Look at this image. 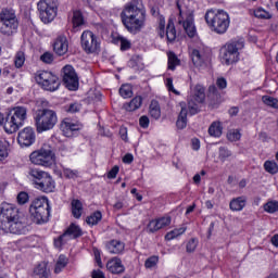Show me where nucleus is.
<instances>
[{"label":"nucleus","instance_id":"6e6552de","mask_svg":"<svg viewBox=\"0 0 278 278\" xmlns=\"http://www.w3.org/2000/svg\"><path fill=\"white\" fill-rule=\"evenodd\" d=\"M59 5L58 0H40L37 3L40 21L45 24L52 23L58 16Z\"/></svg>","mask_w":278,"mask_h":278},{"label":"nucleus","instance_id":"bf43d9fd","mask_svg":"<svg viewBox=\"0 0 278 278\" xmlns=\"http://www.w3.org/2000/svg\"><path fill=\"white\" fill-rule=\"evenodd\" d=\"M166 88L169 92H174V94H180L179 91H177L176 88L173 86V78L166 79Z\"/></svg>","mask_w":278,"mask_h":278},{"label":"nucleus","instance_id":"473e14b6","mask_svg":"<svg viewBox=\"0 0 278 278\" xmlns=\"http://www.w3.org/2000/svg\"><path fill=\"white\" fill-rule=\"evenodd\" d=\"M150 116L152 118H154L155 121H157V118H160V116H162V111L160 109V102H157L156 100H152L150 103Z\"/></svg>","mask_w":278,"mask_h":278},{"label":"nucleus","instance_id":"7ed1b4c3","mask_svg":"<svg viewBox=\"0 0 278 278\" xmlns=\"http://www.w3.org/2000/svg\"><path fill=\"white\" fill-rule=\"evenodd\" d=\"M205 22L215 34H226L227 29H229V14L224 10H218L217 12L208 10L205 13Z\"/></svg>","mask_w":278,"mask_h":278},{"label":"nucleus","instance_id":"49530a36","mask_svg":"<svg viewBox=\"0 0 278 278\" xmlns=\"http://www.w3.org/2000/svg\"><path fill=\"white\" fill-rule=\"evenodd\" d=\"M14 64L16 68H22L23 64H25V52L18 51L15 54Z\"/></svg>","mask_w":278,"mask_h":278},{"label":"nucleus","instance_id":"58836bf2","mask_svg":"<svg viewBox=\"0 0 278 278\" xmlns=\"http://www.w3.org/2000/svg\"><path fill=\"white\" fill-rule=\"evenodd\" d=\"M186 233V227L176 228L165 235V240H175V238H179V236H184Z\"/></svg>","mask_w":278,"mask_h":278},{"label":"nucleus","instance_id":"2eb2a0df","mask_svg":"<svg viewBox=\"0 0 278 278\" xmlns=\"http://www.w3.org/2000/svg\"><path fill=\"white\" fill-rule=\"evenodd\" d=\"M20 147H31L36 142V131L31 127H25L17 135Z\"/></svg>","mask_w":278,"mask_h":278},{"label":"nucleus","instance_id":"4d7b16f0","mask_svg":"<svg viewBox=\"0 0 278 278\" xmlns=\"http://www.w3.org/2000/svg\"><path fill=\"white\" fill-rule=\"evenodd\" d=\"M5 157H8V146L3 141H0V162L1 160H5Z\"/></svg>","mask_w":278,"mask_h":278},{"label":"nucleus","instance_id":"4468645a","mask_svg":"<svg viewBox=\"0 0 278 278\" xmlns=\"http://www.w3.org/2000/svg\"><path fill=\"white\" fill-rule=\"evenodd\" d=\"M63 81L70 90H77L79 88V77H77V73H75L73 66L65 65L63 67Z\"/></svg>","mask_w":278,"mask_h":278},{"label":"nucleus","instance_id":"7c9ffc66","mask_svg":"<svg viewBox=\"0 0 278 278\" xmlns=\"http://www.w3.org/2000/svg\"><path fill=\"white\" fill-rule=\"evenodd\" d=\"M191 60H192V63L194 64V66L199 67V66H203V64L205 62V56H203L201 51L193 49L191 51Z\"/></svg>","mask_w":278,"mask_h":278},{"label":"nucleus","instance_id":"393cba45","mask_svg":"<svg viewBox=\"0 0 278 278\" xmlns=\"http://www.w3.org/2000/svg\"><path fill=\"white\" fill-rule=\"evenodd\" d=\"M180 108L181 110L176 122V127L179 129H186L188 125V110L186 109V103L181 102Z\"/></svg>","mask_w":278,"mask_h":278},{"label":"nucleus","instance_id":"79ce46f5","mask_svg":"<svg viewBox=\"0 0 278 278\" xmlns=\"http://www.w3.org/2000/svg\"><path fill=\"white\" fill-rule=\"evenodd\" d=\"M81 202L79 200H74L72 202V214L74 218H81Z\"/></svg>","mask_w":278,"mask_h":278},{"label":"nucleus","instance_id":"ea45409f","mask_svg":"<svg viewBox=\"0 0 278 278\" xmlns=\"http://www.w3.org/2000/svg\"><path fill=\"white\" fill-rule=\"evenodd\" d=\"M74 29L81 27L84 25V15L80 11H74L73 18H72Z\"/></svg>","mask_w":278,"mask_h":278},{"label":"nucleus","instance_id":"2f4dec72","mask_svg":"<svg viewBox=\"0 0 278 278\" xmlns=\"http://www.w3.org/2000/svg\"><path fill=\"white\" fill-rule=\"evenodd\" d=\"M66 266H68V258L65 255H60L54 266L55 275H60Z\"/></svg>","mask_w":278,"mask_h":278},{"label":"nucleus","instance_id":"f257e3e1","mask_svg":"<svg viewBox=\"0 0 278 278\" xmlns=\"http://www.w3.org/2000/svg\"><path fill=\"white\" fill-rule=\"evenodd\" d=\"M0 231L23 236L27 233V227L18 215V208L14 204L3 202L0 204Z\"/></svg>","mask_w":278,"mask_h":278},{"label":"nucleus","instance_id":"c03bdc74","mask_svg":"<svg viewBox=\"0 0 278 278\" xmlns=\"http://www.w3.org/2000/svg\"><path fill=\"white\" fill-rule=\"evenodd\" d=\"M263 207L267 214H275V212H278V201H268Z\"/></svg>","mask_w":278,"mask_h":278},{"label":"nucleus","instance_id":"5701e85b","mask_svg":"<svg viewBox=\"0 0 278 278\" xmlns=\"http://www.w3.org/2000/svg\"><path fill=\"white\" fill-rule=\"evenodd\" d=\"M83 236L81 228L75 224H71L70 227L62 235V238H65V241L75 240V238H80Z\"/></svg>","mask_w":278,"mask_h":278},{"label":"nucleus","instance_id":"f8f14e48","mask_svg":"<svg viewBox=\"0 0 278 278\" xmlns=\"http://www.w3.org/2000/svg\"><path fill=\"white\" fill-rule=\"evenodd\" d=\"M80 45L87 53H98L101 50V42L99 37L90 30H85L80 37Z\"/></svg>","mask_w":278,"mask_h":278},{"label":"nucleus","instance_id":"1a4fd4ad","mask_svg":"<svg viewBox=\"0 0 278 278\" xmlns=\"http://www.w3.org/2000/svg\"><path fill=\"white\" fill-rule=\"evenodd\" d=\"M177 8L179 10L178 25L184 27V30L189 38H194V36H197V26L194 25V11L192 9L182 10L179 4H177Z\"/></svg>","mask_w":278,"mask_h":278},{"label":"nucleus","instance_id":"c85d7f7f","mask_svg":"<svg viewBox=\"0 0 278 278\" xmlns=\"http://www.w3.org/2000/svg\"><path fill=\"white\" fill-rule=\"evenodd\" d=\"M208 135L211 138H220L223 136V124L220 122H213L208 127Z\"/></svg>","mask_w":278,"mask_h":278},{"label":"nucleus","instance_id":"a18cd8bd","mask_svg":"<svg viewBox=\"0 0 278 278\" xmlns=\"http://www.w3.org/2000/svg\"><path fill=\"white\" fill-rule=\"evenodd\" d=\"M119 94L123 97V99H130V97H134V91L130 85H123L119 88Z\"/></svg>","mask_w":278,"mask_h":278},{"label":"nucleus","instance_id":"6ab92c4d","mask_svg":"<svg viewBox=\"0 0 278 278\" xmlns=\"http://www.w3.org/2000/svg\"><path fill=\"white\" fill-rule=\"evenodd\" d=\"M61 129L66 138H71L75 131L81 129V125L66 118L61 123Z\"/></svg>","mask_w":278,"mask_h":278},{"label":"nucleus","instance_id":"338daca9","mask_svg":"<svg viewBox=\"0 0 278 278\" xmlns=\"http://www.w3.org/2000/svg\"><path fill=\"white\" fill-rule=\"evenodd\" d=\"M140 60H142L140 56H134V58L129 61V66H131L132 68H135V66H138V62H140Z\"/></svg>","mask_w":278,"mask_h":278},{"label":"nucleus","instance_id":"603ef678","mask_svg":"<svg viewBox=\"0 0 278 278\" xmlns=\"http://www.w3.org/2000/svg\"><path fill=\"white\" fill-rule=\"evenodd\" d=\"M29 202V194L27 192L22 191L17 194V203L20 205H25V203Z\"/></svg>","mask_w":278,"mask_h":278},{"label":"nucleus","instance_id":"8fccbe9b","mask_svg":"<svg viewBox=\"0 0 278 278\" xmlns=\"http://www.w3.org/2000/svg\"><path fill=\"white\" fill-rule=\"evenodd\" d=\"M157 262H160V257L153 255L146 260L144 266L146 268H155V266H157Z\"/></svg>","mask_w":278,"mask_h":278},{"label":"nucleus","instance_id":"dca6fc26","mask_svg":"<svg viewBox=\"0 0 278 278\" xmlns=\"http://www.w3.org/2000/svg\"><path fill=\"white\" fill-rule=\"evenodd\" d=\"M207 97H208V105L213 110L218 108V105H220L224 101L223 94L220 93L218 88H216V85H211L208 87V96Z\"/></svg>","mask_w":278,"mask_h":278},{"label":"nucleus","instance_id":"864d4df0","mask_svg":"<svg viewBox=\"0 0 278 278\" xmlns=\"http://www.w3.org/2000/svg\"><path fill=\"white\" fill-rule=\"evenodd\" d=\"M118 41H119L122 51H127L128 49H131V42L127 40L125 37H119Z\"/></svg>","mask_w":278,"mask_h":278},{"label":"nucleus","instance_id":"69168bd1","mask_svg":"<svg viewBox=\"0 0 278 278\" xmlns=\"http://www.w3.org/2000/svg\"><path fill=\"white\" fill-rule=\"evenodd\" d=\"M68 241H66V238H62V235L54 240V247L56 249H60L62 247V244H66Z\"/></svg>","mask_w":278,"mask_h":278},{"label":"nucleus","instance_id":"20e7f679","mask_svg":"<svg viewBox=\"0 0 278 278\" xmlns=\"http://www.w3.org/2000/svg\"><path fill=\"white\" fill-rule=\"evenodd\" d=\"M29 213L36 225L49 223V216H51L49 200L47 198H36L29 206Z\"/></svg>","mask_w":278,"mask_h":278},{"label":"nucleus","instance_id":"ddd939ff","mask_svg":"<svg viewBox=\"0 0 278 278\" xmlns=\"http://www.w3.org/2000/svg\"><path fill=\"white\" fill-rule=\"evenodd\" d=\"M205 102V87L195 85L189 98L188 108L191 115L199 114V104Z\"/></svg>","mask_w":278,"mask_h":278},{"label":"nucleus","instance_id":"cd10ccee","mask_svg":"<svg viewBox=\"0 0 278 278\" xmlns=\"http://www.w3.org/2000/svg\"><path fill=\"white\" fill-rule=\"evenodd\" d=\"M49 173L38 169V168H29L28 177L33 179L36 186L48 175Z\"/></svg>","mask_w":278,"mask_h":278},{"label":"nucleus","instance_id":"a19ab883","mask_svg":"<svg viewBox=\"0 0 278 278\" xmlns=\"http://www.w3.org/2000/svg\"><path fill=\"white\" fill-rule=\"evenodd\" d=\"M264 169L266 170V173H269V175H277L278 164L275 161H265Z\"/></svg>","mask_w":278,"mask_h":278},{"label":"nucleus","instance_id":"423d86ee","mask_svg":"<svg viewBox=\"0 0 278 278\" xmlns=\"http://www.w3.org/2000/svg\"><path fill=\"white\" fill-rule=\"evenodd\" d=\"M18 31V17L14 10H2L0 13V34L14 36Z\"/></svg>","mask_w":278,"mask_h":278},{"label":"nucleus","instance_id":"b1692460","mask_svg":"<svg viewBox=\"0 0 278 278\" xmlns=\"http://www.w3.org/2000/svg\"><path fill=\"white\" fill-rule=\"evenodd\" d=\"M23 127L12 115H8L4 121V131L7 134H16L18 128Z\"/></svg>","mask_w":278,"mask_h":278},{"label":"nucleus","instance_id":"9b49d317","mask_svg":"<svg viewBox=\"0 0 278 278\" xmlns=\"http://www.w3.org/2000/svg\"><path fill=\"white\" fill-rule=\"evenodd\" d=\"M36 81L43 90L55 92L60 88V78L51 72L41 71L36 76Z\"/></svg>","mask_w":278,"mask_h":278},{"label":"nucleus","instance_id":"de8ad7c7","mask_svg":"<svg viewBox=\"0 0 278 278\" xmlns=\"http://www.w3.org/2000/svg\"><path fill=\"white\" fill-rule=\"evenodd\" d=\"M79 172L77 169L63 168V177L66 179H77Z\"/></svg>","mask_w":278,"mask_h":278},{"label":"nucleus","instance_id":"09e8293b","mask_svg":"<svg viewBox=\"0 0 278 278\" xmlns=\"http://www.w3.org/2000/svg\"><path fill=\"white\" fill-rule=\"evenodd\" d=\"M197 247H199V240L197 238L190 239L186 247L187 253H194V251H197Z\"/></svg>","mask_w":278,"mask_h":278},{"label":"nucleus","instance_id":"f03ea898","mask_svg":"<svg viewBox=\"0 0 278 278\" xmlns=\"http://www.w3.org/2000/svg\"><path fill=\"white\" fill-rule=\"evenodd\" d=\"M144 14L142 0H131L122 12V23L130 34H138L144 25Z\"/></svg>","mask_w":278,"mask_h":278},{"label":"nucleus","instance_id":"f3484780","mask_svg":"<svg viewBox=\"0 0 278 278\" xmlns=\"http://www.w3.org/2000/svg\"><path fill=\"white\" fill-rule=\"evenodd\" d=\"M170 217H161L159 219H152L148 224V231L150 233H155V231H160V229H164V227H168L170 225Z\"/></svg>","mask_w":278,"mask_h":278},{"label":"nucleus","instance_id":"39448f33","mask_svg":"<svg viewBox=\"0 0 278 278\" xmlns=\"http://www.w3.org/2000/svg\"><path fill=\"white\" fill-rule=\"evenodd\" d=\"M35 122L38 134L49 131L58 125V113L51 109L40 110L35 117Z\"/></svg>","mask_w":278,"mask_h":278},{"label":"nucleus","instance_id":"72a5a7b5","mask_svg":"<svg viewBox=\"0 0 278 278\" xmlns=\"http://www.w3.org/2000/svg\"><path fill=\"white\" fill-rule=\"evenodd\" d=\"M253 14L255 18H261L262 21H270L273 18V14L262 7L254 9Z\"/></svg>","mask_w":278,"mask_h":278},{"label":"nucleus","instance_id":"13d9d810","mask_svg":"<svg viewBox=\"0 0 278 278\" xmlns=\"http://www.w3.org/2000/svg\"><path fill=\"white\" fill-rule=\"evenodd\" d=\"M80 110H81V105H79L78 103H72L67 106L66 112H68L70 114H75Z\"/></svg>","mask_w":278,"mask_h":278},{"label":"nucleus","instance_id":"aec40b11","mask_svg":"<svg viewBox=\"0 0 278 278\" xmlns=\"http://www.w3.org/2000/svg\"><path fill=\"white\" fill-rule=\"evenodd\" d=\"M36 188L41 192H53L55 190V180L51 175L46 174V177L37 184Z\"/></svg>","mask_w":278,"mask_h":278},{"label":"nucleus","instance_id":"774afa93","mask_svg":"<svg viewBox=\"0 0 278 278\" xmlns=\"http://www.w3.org/2000/svg\"><path fill=\"white\" fill-rule=\"evenodd\" d=\"M92 278H105V275L101 270H93L92 271Z\"/></svg>","mask_w":278,"mask_h":278},{"label":"nucleus","instance_id":"6e6d98bb","mask_svg":"<svg viewBox=\"0 0 278 278\" xmlns=\"http://www.w3.org/2000/svg\"><path fill=\"white\" fill-rule=\"evenodd\" d=\"M41 62H43L45 64H51L53 62V54L51 52H45L41 56H40Z\"/></svg>","mask_w":278,"mask_h":278},{"label":"nucleus","instance_id":"e433bc0d","mask_svg":"<svg viewBox=\"0 0 278 278\" xmlns=\"http://www.w3.org/2000/svg\"><path fill=\"white\" fill-rule=\"evenodd\" d=\"M102 218H103V215L101 214V211H96L94 213H92L90 216L86 218V223L87 225L94 226V225H98Z\"/></svg>","mask_w":278,"mask_h":278},{"label":"nucleus","instance_id":"5fc2aeb1","mask_svg":"<svg viewBox=\"0 0 278 278\" xmlns=\"http://www.w3.org/2000/svg\"><path fill=\"white\" fill-rule=\"evenodd\" d=\"M241 137L242 135L240 134L239 130H232L227 135V138L228 140H230V142H236L237 140H240Z\"/></svg>","mask_w":278,"mask_h":278},{"label":"nucleus","instance_id":"a211bd4d","mask_svg":"<svg viewBox=\"0 0 278 278\" xmlns=\"http://www.w3.org/2000/svg\"><path fill=\"white\" fill-rule=\"evenodd\" d=\"M53 51L56 55H66V53H68V39L66 36H59L55 39Z\"/></svg>","mask_w":278,"mask_h":278},{"label":"nucleus","instance_id":"680f3d73","mask_svg":"<svg viewBox=\"0 0 278 278\" xmlns=\"http://www.w3.org/2000/svg\"><path fill=\"white\" fill-rule=\"evenodd\" d=\"M165 26H166V22L164 20H160L157 34L161 38H164L165 36V31H164Z\"/></svg>","mask_w":278,"mask_h":278},{"label":"nucleus","instance_id":"9d476101","mask_svg":"<svg viewBox=\"0 0 278 278\" xmlns=\"http://www.w3.org/2000/svg\"><path fill=\"white\" fill-rule=\"evenodd\" d=\"M29 160L31 164H35L36 166L49 167L55 164V154H53V151L50 150V148H41L30 153Z\"/></svg>","mask_w":278,"mask_h":278},{"label":"nucleus","instance_id":"bb28decb","mask_svg":"<svg viewBox=\"0 0 278 278\" xmlns=\"http://www.w3.org/2000/svg\"><path fill=\"white\" fill-rule=\"evenodd\" d=\"M34 278H51V271L47 267V263H40L35 267L33 273Z\"/></svg>","mask_w":278,"mask_h":278},{"label":"nucleus","instance_id":"4be33fe9","mask_svg":"<svg viewBox=\"0 0 278 278\" xmlns=\"http://www.w3.org/2000/svg\"><path fill=\"white\" fill-rule=\"evenodd\" d=\"M106 268L113 275H121V273H125V266H123V263L118 257H114L109 261L106 264Z\"/></svg>","mask_w":278,"mask_h":278},{"label":"nucleus","instance_id":"f704fd0d","mask_svg":"<svg viewBox=\"0 0 278 278\" xmlns=\"http://www.w3.org/2000/svg\"><path fill=\"white\" fill-rule=\"evenodd\" d=\"M230 210L232 212H240L244 208V198L239 197L230 201Z\"/></svg>","mask_w":278,"mask_h":278},{"label":"nucleus","instance_id":"a878e982","mask_svg":"<svg viewBox=\"0 0 278 278\" xmlns=\"http://www.w3.org/2000/svg\"><path fill=\"white\" fill-rule=\"evenodd\" d=\"M106 249H108L109 253H111L112 255H118V254L123 253V251H125V243H123V241H118V240H111L106 244Z\"/></svg>","mask_w":278,"mask_h":278},{"label":"nucleus","instance_id":"4c0bfd02","mask_svg":"<svg viewBox=\"0 0 278 278\" xmlns=\"http://www.w3.org/2000/svg\"><path fill=\"white\" fill-rule=\"evenodd\" d=\"M167 56H168V70L175 71V68H177V66H179L180 64L179 58H177V54H175V52H168Z\"/></svg>","mask_w":278,"mask_h":278},{"label":"nucleus","instance_id":"0e129e2a","mask_svg":"<svg viewBox=\"0 0 278 278\" xmlns=\"http://www.w3.org/2000/svg\"><path fill=\"white\" fill-rule=\"evenodd\" d=\"M149 117H147L146 115L141 116L139 118V124H140V127H142V129H147L149 127Z\"/></svg>","mask_w":278,"mask_h":278},{"label":"nucleus","instance_id":"e2e57ef3","mask_svg":"<svg viewBox=\"0 0 278 278\" xmlns=\"http://www.w3.org/2000/svg\"><path fill=\"white\" fill-rule=\"evenodd\" d=\"M118 166L115 165L109 173H108V179H116V176L118 175Z\"/></svg>","mask_w":278,"mask_h":278},{"label":"nucleus","instance_id":"3c124183","mask_svg":"<svg viewBox=\"0 0 278 278\" xmlns=\"http://www.w3.org/2000/svg\"><path fill=\"white\" fill-rule=\"evenodd\" d=\"M228 157H231V151L225 147L219 148V160L225 162Z\"/></svg>","mask_w":278,"mask_h":278},{"label":"nucleus","instance_id":"c756f323","mask_svg":"<svg viewBox=\"0 0 278 278\" xmlns=\"http://www.w3.org/2000/svg\"><path fill=\"white\" fill-rule=\"evenodd\" d=\"M142 106V97H135L129 103L124 104L126 112H136L139 108Z\"/></svg>","mask_w":278,"mask_h":278},{"label":"nucleus","instance_id":"c9c22d12","mask_svg":"<svg viewBox=\"0 0 278 278\" xmlns=\"http://www.w3.org/2000/svg\"><path fill=\"white\" fill-rule=\"evenodd\" d=\"M166 38L168 42H173L177 38V30L175 29V24L172 21L168 22L166 27Z\"/></svg>","mask_w":278,"mask_h":278},{"label":"nucleus","instance_id":"0eeeda50","mask_svg":"<svg viewBox=\"0 0 278 278\" xmlns=\"http://www.w3.org/2000/svg\"><path fill=\"white\" fill-rule=\"evenodd\" d=\"M244 48V42L242 41H232L226 43L220 49V61L226 66H231V64H236L240 62V51Z\"/></svg>","mask_w":278,"mask_h":278},{"label":"nucleus","instance_id":"37998d69","mask_svg":"<svg viewBox=\"0 0 278 278\" xmlns=\"http://www.w3.org/2000/svg\"><path fill=\"white\" fill-rule=\"evenodd\" d=\"M262 101L268 108H273L274 110H278V99L273 98L270 96H263Z\"/></svg>","mask_w":278,"mask_h":278},{"label":"nucleus","instance_id":"412c9836","mask_svg":"<svg viewBox=\"0 0 278 278\" xmlns=\"http://www.w3.org/2000/svg\"><path fill=\"white\" fill-rule=\"evenodd\" d=\"M12 116L18 125L23 127L25 121H27V108L25 106H15L9 114Z\"/></svg>","mask_w":278,"mask_h":278},{"label":"nucleus","instance_id":"052dcab7","mask_svg":"<svg viewBox=\"0 0 278 278\" xmlns=\"http://www.w3.org/2000/svg\"><path fill=\"white\" fill-rule=\"evenodd\" d=\"M216 86L219 90H225V88H227V79H225V77L217 78Z\"/></svg>","mask_w":278,"mask_h":278}]
</instances>
